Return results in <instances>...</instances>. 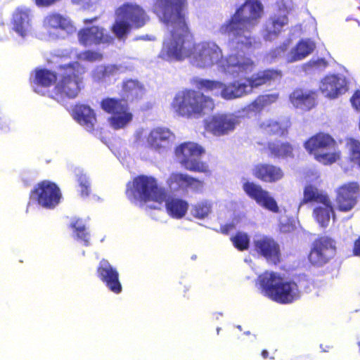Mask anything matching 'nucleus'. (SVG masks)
<instances>
[{
  "label": "nucleus",
  "mask_w": 360,
  "mask_h": 360,
  "mask_svg": "<svg viewBox=\"0 0 360 360\" xmlns=\"http://www.w3.org/2000/svg\"><path fill=\"white\" fill-rule=\"evenodd\" d=\"M192 84L200 90L212 91L226 100L241 98L250 94V88L246 84L245 78L224 84L218 81L195 77L193 79Z\"/></svg>",
  "instance_id": "nucleus-8"
},
{
  "label": "nucleus",
  "mask_w": 360,
  "mask_h": 360,
  "mask_svg": "<svg viewBox=\"0 0 360 360\" xmlns=\"http://www.w3.org/2000/svg\"><path fill=\"white\" fill-rule=\"evenodd\" d=\"M77 181L81 188V195L83 197L88 196L90 193V182L89 178L85 174H81L78 175Z\"/></svg>",
  "instance_id": "nucleus-47"
},
{
  "label": "nucleus",
  "mask_w": 360,
  "mask_h": 360,
  "mask_svg": "<svg viewBox=\"0 0 360 360\" xmlns=\"http://www.w3.org/2000/svg\"><path fill=\"white\" fill-rule=\"evenodd\" d=\"M220 330H221V328H217V334H219V333Z\"/></svg>",
  "instance_id": "nucleus-62"
},
{
  "label": "nucleus",
  "mask_w": 360,
  "mask_h": 360,
  "mask_svg": "<svg viewBox=\"0 0 360 360\" xmlns=\"http://www.w3.org/2000/svg\"><path fill=\"white\" fill-rule=\"evenodd\" d=\"M119 71L117 65L97 66L92 72V78L96 82H105L107 78L115 75Z\"/></svg>",
  "instance_id": "nucleus-38"
},
{
  "label": "nucleus",
  "mask_w": 360,
  "mask_h": 360,
  "mask_svg": "<svg viewBox=\"0 0 360 360\" xmlns=\"http://www.w3.org/2000/svg\"><path fill=\"white\" fill-rule=\"evenodd\" d=\"M319 89L324 96L335 98L347 91V80L342 75H327L321 81Z\"/></svg>",
  "instance_id": "nucleus-22"
},
{
  "label": "nucleus",
  "mask_w": 360,
  "mask_h": 360,
  "mask_svg": "<svg viewBox=\"0 0 360 360\" xmlns=\"http://www.w3.org/2000/svg\"><path fill=\"white\" fill-rule=\"evenodd\" d=\"M96 20H97V18H96H96H92V19H85V20H84V23H86H86H89V22H93L96 21Z\"/></svg>",
  "instance_id": "nucleus-58"
},
{
  "label": "nucleus",
  "mask_w": 360,
  "mask_h": 360,
  "mask_svg": "<svg viewBox=\"0 0 360 360\" xmlns=\"http://www.w3.org/2000/svg\"><path fill=\"white\" fill-rule=\"evenodd\" d=\"M205 149L193 142H186L176 148L175 153L179 163L187 170L200 173L210 172L207 164L199 160Z\"/></svg>",
  "instance_id": "nucleus-11"
},
{
  "label": "nucleus",
  "mask_w": 360,
  "mask_h": 360,
  "mask_svg": "<svg viewBox=\"0 0 360 360\" xmlns=\"http://www.w3.org/2000/svg\"><path fill=\"white\" fill-rule=\"evenodd\" d=\"M60 1L61 0H34V2L38 7L49 8Z\"/></svg>",
  "instance_id": "nucleus-53"
},
{
  "label": "nucleus",
  "mask_w": 360,
  "mask_h": 360,
  "mask_svg": "<svg viewBox=\"0 0 360 360\" xmlns=\"http://www.w3.org/2000/svg\"><path fill=\"white\" fill-rule=\"evenodd\" d=\"M269 150L273 155L277 158H292V148L289 143H269Z\"/></svg>",
  "instance_id": "nucleus-39"
},
{
  "label": "nucleus",
  "mask_w": 360,
  "mask_h": 360,
  "mask_svg": "<svg viewBox=\"0 0 360 360\" xmlns=\"http://www.w3.org/2000/svg\"><path fill=\"white\" fill-rule=\"evenodd\" d=\"M281 77L280 72L276 70H266L252 75L251 77H245L246 84L250 88V93L254 88L265 84L271 80Z\"/></svg>",
  "instance_id": "nucleus-31"
},
{
  "label": "nucleus",
  "mask_w": 360,
  "mask_h": 360,
  "mask_svg": "<svg viewBox=\"0 0 360 360\" xmlns=\"http://www.w3.org/2000/svg\"><path fill=\"white\" fill-rule=\"evenodd\" d=\"M187 174L173 172L167 179V185L172 192H186Z\"/></svg>",
  "instance_id": "nucleus-37"
},
{
  "label": "nucleus",
  "mask_w": 360,
  "mask_h": 360,
  "mask_svg": "<svg viewBox=\"0 0 360 360\" xmlns=\"http://www.w3.org/2000/svg\"><path fill=\"white\" fill-rule=\"evenodd\" d=\"M184 0H156L153 11L165 24L170 34L164 41L160 58L167 61L189 58L192 38L189 33L182 5Z\"/></svg>",
  "instance_id": "nucleus-1"
},
{
  "label": "nucleus",
  "mask_w": 360,
  "mask_h": 360,
  "mask_svg": "<svg viewBox=\"0 0 360 360\" xmlns=\"http://www.w3.org/2000/svg\"><path fill=\"white\" fill-rule=\"evenodd\" d=\"M132 120V114H111L108 122L112 128L119 129L127 126Z\"/></svg>",
  "instance_id": "nucleus-42"
},
{
  "label": "nucleus",
  "mask_w": 360,
  "mask_h": 360,
  "mask_svg": "<svg viewBox=\"0 0 360 360\" xmlns=\"http://www.w3.org/2000/svg\"><path fill=\"white\" fill-rule=\"evenodd\" d=\"M126 194L131 202H143L152 209H160L167 197L165 188L159 186L154 177L143 175L127 185Z\"/></svg>",
  "instance_id": "nucleus-4"
},
{
  "label": "nucleus",
  "mask_w": 360,
  "mask_h": 360,
  "mask_svg": "<svg viewBox=\"0 0 360 360\" xmlns=\"http://www.w3.org/2000/svg\"><path fill=\"white\" fill-rule=\"evenodd\" d=\"M334 218V210L328 194L316 189V221L323 228L327 227L330 218Z\"/></svg>",
  "instance_id": "nucleus-25"
},
{
  "label": "nucleus",
  "mask_w": 360,
  "mask_h": 360,
  "mask_svg": "<svg viewBox=\"0 0 360 360\" xmlns=\"http://www.w3.org/2000/svg\"><path fill=\"white\" fill-rule=\"evenodd\" d=\"M292 105L304 110H310L314 105V93L307 89H296L290 95Z\"/></svg>",
  "instance_id": "nucleus-29"
},
{
  "label": "nucleus",
  "mask_w": 360,
  "mask_h": 360,
  "mask_svg": "<svg viewBox=\"0 0 360 360\" xmlns=\"http://www.w3.org/2000/svg\"><path fill=\"white\" fill-rule=\"evenodd\" d=\"M354 253L356 256H360V237L354 243Z\"/></svg>",
  "instance_id": "nucleus-56"
},
{
  "label": "nucleus",
  "mask_w": 360,
  "mask_h": 360,
  "mask_svg": "<svg viewBox=\"0 0 360 360\" xmlns=\"http://www.w3.org/2000/svg\"><path fill=\"white\" fill-rule=\"evenodd\" d=\"M73 112H94V110L88 105L78 104L75 105Z\"/></svg>",
  "instance_id": "nucleus-54"
},
{
  "label": "nucleus",
  "mask_w": 360,
  "mask_h": 360,
  "mask_svg": "<svg viewBox=\"0 0 360 360\" xmlns=\"http://www.w3.org/2000/svg\"><path fill=\"white\" fill-rule=\"evenodd\" d=\"M277 99V95L268 94L259 96L250 106L252 111H262L267 106L274 103Z\"/></svg>",
  "instance_id": "nucleus-40"
},
{
  "label": "nucleus",
  "mask_w": 360,
  "mask_h": 360,
  "mask_svg": "<svg viewBox=\"0 0 360 360\" xmlns=\"http://www.w3.org/2000/svg\"><path fill=\"white\" fill-rule=\"evenodd\" d=\"M315 250V247H313L311 248V253L309 256V260L311 261V262H313V258H312V256H313V251Z\"/></svg>",
  "instance_id": "nucleus-60"
},
{
  "label": "nucleus",
  "mask_w": 360,
  "mask_h": 360,
  "mask_svg": "<svg viewBox=\"0 0 360 360\" xmlns=\"http://www.w3.org/2000/svg\"><path fill=\"white\" fill-rule=\"evenodd\" d=\"M219 67L224 74L237 77L252 72L255 63L242 52H236L223 58Z\"/></svg>",
  "instance_id": "nucleus-14"
},
{
  "label": "nucleus",
  "mask_w": 360,
  "mask_h": 360,
  "mask_svg": "<svg viewBox=\"0 0 360 360\" xmlns=\"http://www.w3.org/2000/svg\"><path fill=\"white\" fill-rule=\"evenodd\" d=\"M223 51L219 46L213 41H202L192 43L189 62L200 69H210L221 63Z\"/></svg>",
  "instance_id": "nucleus-10"
},
{
  "label": "nucleus",
  "mask_w": 360,
  "mask_h": 360,
  "mask_svg": "<svg viewBox=\"0 0 360 360\" xmlns=\"http://www.w3.org/2000/svg\"><path fill=\"white\" fill-rule=\"evenodd\" d=\"M61 79L58 81L51 96L58 102L66 98H75L80 90L81 76L85 72V68L79 63L62 67Z\"/></svg>",
  "instance_id": "nucleus-7"
},
{
  "label": "nucleus",
  "mask_w": 360,
  "mask_h": 360,
  "mask_svg": "<svg viewBox=\"0 0 360 360\" xmlns=\"http://www.w3.org/2000/svg\"><path fill=\"white\" fill-rule=\"evenodd\" d=\"M336 252V244L333 239L323 236L316 240V266L323 265L332 259Z\"/></svg>",
  "instance_id": "nucleus-27"
},
{
  "label": "nucleus",
  "mask_w": 360,
  "mask_h": 360,
  "mask_svg": "<svg viewBox=\"0 0 360 360\" xmlns=\"http://www.w3.org/2000/svg\"><path fill=\"white\" fill-rule=\"evenodd\" d=\"M56 79V75L48 70H37L35 72L34 90L38 94H43L41 87L49 86Z\"/></svg>",
  "instance_id": "nucleus-34"
},
{
  "label": "nucleus",
  "mask_w": 360,
  "mask_h": 360,
  "mask_svg": "<svg viewBox=\"0 0 360 360\" xmlns=\"http://www.w3.org/2000/svg\"><path fill=\"white\" fill-rule=\"evenodd\" d=\"M204 188V181L188 175L186 191L190 189L192 191L201 193Z\"/></svg>",
  "instance_id": "nucleus-46"
},
{
  "label": "nucleus",
  "mask_w": 360,
  "mask_h": 360,
  "mask_svg": "<svg viewBox=\"0 0 360 360\" xmlns=\"http://www.w3.org/2000/svg\"><path fill=\"white\" fill-rule=\"evenodd\" d=\"M263 12L264 6L259 0H247L221 26L219 31L228 36L231 46L238 49L250 48L257 42L252 30L259 23Z\"/></svg>",
  "instance_id": "nucleus-2"
},
{
  "label": "nucleus",
  "mask_w": 360,
  "mask_h": 360,
  "mask_svg": "<svg viewBox=\"0 0 360 360\" xmlns=\"http://www.w3.org/2000/svg\"><path fill=\"white\" fill-rule=\"evenodd\" d=\"M101 109L105 112H127V103L121 98H105L101 102Z\"/></svg>",
  "instance_id": "nucleus-35"
},
{
  "label": "nucleus",
  "mask_w": 360,
  "mask_h": 360,
  "mask_svg": "<svg viewBox=\"0 0 360 360\" xmlns=\"http://www.w3.org/2000/svg\"><path fill=\"white\" fill-rule=\"evenodd\" d=\"M282 231H289V229H284V228H282Z\"/></svg>",
  "instance_id": "nucleus-63"
},
{
  "label": "nucleus",
  "mask_w": 360,
  "mask_h": 360,
  "mask_svg": "<svg viewBox=\"0 0 360 360\" xmlns=\"http://www.w3.org/2000/svg\"><path fill=\"white\" fill-rule=\"evenodd\" d=\"M137 39H141V40H155L154 36H149V35H142L137 38Z\"/></svg>",
  "instance_id": "nucleus-57"
},
{
  "label": "nucleus",
  "mask_w": 360,
  "mask_h": 360,
  "mask_svg": "<svg viewBox=\"0 0 360 360\" xmlns=\"http://www.w3.org/2000/svg\"><path fill=\"white\" fill-rule=\"evenodd\" d=\"M304 148L309 154H314L315 150V136H311L304 143Z\"/></svg>",
  "instance_id": "nucleus-55"
},
{
  "label": "nucleus",
  "mask_w": 360,
  "mask_h": 360,
  "mask_svg": "<svg viewBox=\"0 0 360 360\" xmlns=\"http://www.w3.org/2000/svg\"><path fill=\"white\" fill-rule=\"evenodd\" d=\"M134 136L138 142L143 141L146 137L148 144L153 149L160 151L171 147L174 140V135L166 127H156L149 134L143 129H139Z\"/></svg>",
  "instance_id": "nucleus-16"
},
{
  "label": "nucleus",
  "mask_w": 360,
  "mask_h": 360,
  "mask_svg": "<svg viewBox=\"0 0 360 360\" xmlns=\"http://www.w3.org/2000/svg\"><path fill=\"white\" fill-rule=\"evenodd\" d=\"M78 59L81 60H86L89 62H94L102 59V54L98 52L86 51L80 53L77 56Z\"/></svg>",
  "instance_id": "nucleus-48"
},
{
  "label": "nucleus",
  "mask_w": 360,
  "mask_h": 360,
  "mask_svg": "<svg viewBox=\"0 0 360 360\" xmlns=\"http://www.w3.org/2000/svg\"><path fill=\"white\" fill-rule=\"evenodd\" d=\"M71 1L84 10H90L94 6L96 0H71Z\"/></svg>",
  "instance_id": "nucleus-51"
},
{
  "label": "nucleus",
  "mask_w": 360,
  "mask_h": 360,
  "mask_svg": "<svg viewBox=\"0 0 360 360\" xmlns=\"http://www.w3.org/2000/svg\"><path fill=\"white\" fill-rule=\"evenodd\" d=\"M97 273L99 278L112 292L119 294L122 292V285L119 280V273L108 261L102 259L98 266Z\"/></svg>",
  "instance_id": "nucleus-23"
},
{
  "label": "nucleus",
  "mask_w": 360,
  "mask_h": 360,
  "mask_svg": "<svg viewBox=\"0 0 360 360\" xmlns=\"http://www.w3.org/2000/svg\"><path fill=\"white\" fill-rule=\"evenodd\" d=\"M351 103L356 110L360 111V90L356 91L350 98Z\"/></svg>",
  "instance_id": "nucleus-52"
},
{
  "label": "nucleus",
  "mask_w": 360,
  "mask_h": 360,
  "mask_svg": "<svg viewBox=\"0 0 360 360\" xmlns=\"http://www.w3.org/2000/svg\"><path fill=\"white\" fill-rule=\"evenodd\" d=\"M359 186L356 182L342 185L337 190L336 201L339 210L348 212L356 204L359 194Z\"/></svg>",
  "instance_id": "nucleus-21"
},
{
  "label": "nucleus",
  "mask_w": 360,
  "mask_h": 360,
  "mask_svg": "<svg viewBox=\"0 0 360 360\" xmlns=\"http://www.w3.org/2000/svg\"><path fill=\"white\" fill-rule=\"evenodd\" d=\"M61 193L59 188L48 181L38 184L30 193V200L36 201L41 207L53 209L60 200Z\"/></svg>",
  "instance_id": "nucleus-15"
},
{
  "label": "nucleus",
  "mask_w": 360,
  "mask_h": 360,
  "mask_svg": "<svg viewBox=\"0 0 360 360\" xmlns=\"http://www.w3.org/2000/svg\"><path fill=\"white\" fill-rule=\"evenodd\" d=\"M347 146L351 153L352 160L360 165V142L350 139L347 141Z\"/></svg>",
  "instance_id": "nucleus-45"
},
{
  "label": "nucleus",
  "mask_w": 360,
  "mask_h": 360,
  "mask_svg": "<svg viewBox=\"0 0 360 360\" xmlns=\"http://www.w3.org/2000/svg\"><path fill=\"white\" fill-rule=\"evenodd\" d=\"M245 193L260 206L273 212H278V207L275 199L269 191L262 188L260 185L254 182L245 181L243 184Z\"/></svg>",
  "instance_id": "nucleus-19"
},
{
  "label": "nucleus",
  "mask_w": 360,
  "mask_h": 360,
  "mask_svg": "<svg viewBox=\"0 0 360 360\" xmlns=\"http://www.w3.org/2000/svg\"><path fill=\"white\" fill-rule=\"evenodd\" d=\"M212 211V205L208 201H202L196 204L192 209L193 217L198 219L207 217Z\"/></svg>",
  "instance_id": "nucleus-43"
},
{
  "label": "nucleus",
  "mask_w": 360,
  "mask_h": 360,
  "mask_svg": "<svg viewBox=\"0 0 360 360\" xmlns=\"http://www.w3.org/2000/svg\"><path fill=\"white\" fill-rule=\"evenodd\" d=\"M31 11L27 8L16 9L13 15V30L21 37L25 38L32 31Z\"/></svg>",
  "instance_id": "nucleus-26"
},
{
  "label": "nucleus",
  "mask_w": 360,
  "mask_h": 360,
  "mask_svg": "<svg viewBox=\"0 0 360 360\" xmlns=\"http://www.w3.org/2000/svg\"><path fill=\"white\" fill-rule=\"evenodd\" d=\"M262 293L280 304H290L300 297L297 283L278 273L266 271L258 278Z\"/></svg>",
  "instance_id": "nucleus-3"
},
{
  "label": "nucleus",
  "mask_w": 360,
  "mask_h": 360,
  "mask_svg": "<svg viewBox=\"0 0 360 360\" xmlns=\"http://www.w3.org/2000/svg\"><path fill=\"white\" fill-rule=\"evenodd\" d=\"M315 200V187L313 184L307 185L304 190V198L300 206L304 203L312 202Z\"/></svg>",
  "instance_id": "nucleus-49"
},
{
  "label": "nucleus",
  "mask_w": 360,
  "mask_h": 360,
  "mask_svg": "<svg viewBox=\"0 0 360 360\" xmlns=\"http://www.w3.org/2000/svg\"><path fill=\"white\" fill-rule=\"evenodd\" d=\"M238 123L235 114H214L205 120V128L212 135L221 136L233 131Z\"/></svg>",
  "instance_id": "nucleus-17"
},
{
  "label": "nucleus",
  "mask_w": 360,
  "mask_h": 360,
  "mask_svg": "<svg viewBox=\"0 0 360 360\" xmlns=\"http://www.w3.org/2000/svg\"><path fill=\"white\" fill-rule=\"evenodd\" d=\"M253 174L265 182H275L283 176V171L274 165H257L253 169Z\"/></svg>",
  "instance_id": "nucleus-30"
},
{
  "label": "nucleus",
  "mask_w": 360,
  "mask_h": 360,
  "mask_svg": "<svg viewBox=\"0 0 360 360\" xmlns=\"http://www.w3.org/2000/svg\"><path fill=\"white\" fill-rule=\"evenodd\" d=\"M172 105L176 112H208L214 108L212 98L191 89L177 92Z\"/></svg>",
  "instance_id": "nucleus-9"
},
{
  "label": "nucleus",
  "mask_w": 360,
  "mask_h": 360,
  "mask_svg": "<svg viewBox=\"0 0 360 360\" xmlns=\"http://www.w3.org/2000/svg\"><path fill=\"white\" fill-rule=\"evenodd\" d=\"M115 19L111 27L120 40H124L132 28H141L148 21L146 11L136 3L127 2L120 6L115 12Z\"/></svg>",
  "instance_id": "nucleus-5"
},
{
  "label": "nucleus",
  "mask_w": 360,
  "mask_h": 360,
  "mask_svg": "<svg viewBox=\"0 0 360 360\" xmlns=\"http://www.w3.org/2000/svg\"><path fill=\"white\" fill-rule=\"evenodd\" d=\"M41 27L39 37L46 41L64 39L77 31L70 17L56 11H49L44 16Z\"/></svg>",
  "instance_id": "nucleus-6"
},
{
  "label": "nucleus",
  "mask_w": 360,
  "mask_h": 360,
  "mask_svg": "<svg viewBox=\"0 0 360 360\" xmlns=\"http://www.w3.org/2000/svg\"><path fill=\"white\" fill-rule=\"evenodd\" d=\"M269 352L267 350H263L262 352V356L264 359H266L268 357Z\"/></svg>",
  "instance_id": "nucleus-59"
},
{
  "label": "nucleus",
  "mask_w": 360,
  "mask_h": 360,
  "mask_svg": "<svg viewBox=\"0 0 360 360\" xmlns=\"http://www.w3.org/2000/svg\"><path fill=\"white\" fill-rule=\"evenodd\" d=\"M290 40H286L278 47L271 51L272 58H283L288 63H295L307 58L314 51L315 44L309 39H301L295 46L288 49Z\"/></svg>",
  "instance_id": "nucleus-12"
},
{
  "label": "nucleus",
  "mask_w": 360,
  "mask_h": 360,
  "mask_svg": "<svg viewBox=\"0 0 360 360\" xmlns=\"http://www.w3.org/2000/svg\"><path fill=\"white\" fill-rule=\"evenodd\" d=\"M72 117L86 131H91L94 129L96 123L95 114H72Z\"/></svg>",
  "instance_id": "nucleus-41"
},
{
  "label": "nucleus",
  "mask_w": 360,
  "mask_h": 360,
  "mask_svg": "<svg viewBox=\"0 0 360 360\" xmlns=\"http://www.w3.org/2000/svg\"><path fill=\"white\" fill-rule=\"evenodd\" d=\"M253 244L255 250L268 262L276 264L280 262V247L273 238L266 236H257L255 237Z\"/></svg>",
  "instance_id": "nucleus-20"
},
{
  "label": "nucleus",
  "mask_w": 360,
  "mask_h": 360,
  "mask_svg": "<svg viewBox=\"0 0 360 360\" xmlns=\"http://www.w3.org/2000/svg\"><path fill=\"white\" fill-rule=\"evenodd\" d=\"M145 94V86L139 80L127 79L122 82L120 94L127 103L128 101H134L139 100L142 98Z\"/></svg>",
  "instance_id": "nucleus-28"
},
{
  "label": "nucleus",
  "mask_w": 360,
  "mask_h": 360,
  "mask_svg": "<svg viewBox=\"0 0 360 360\" xmlns=\"http://www.w3.org/2000/svg\"><path fill=\"white\" fill-rule=\"evenodd\" d=\"M167 212L175 219H181L185 216L188 208L186 200L179 198H170L165 200Z\"/></svg>",
  "instance_id": "nucleus-33"
},
{
  "label": "nucleus",
  "mask_w": 360,
  "mask_h": 360,
  "mask_svg": "<svg viewBox=\"0 0 360 360\" xmlns=\"http://www.w3.org/2000/svg\"><path fill=\"white\" fill-rule=\"evenodd\" d=\"M259 117V126L262 129L267 133L277 134L279 136L284 135L290 125L288 120L278 122L266 117V114H262Z\"/></svg>",
  "instance_id": "nucleus-32"
},
{
  "label": "nucleus",
  "mask_w": 360,
  "mask_h": 360,
  "mask_svg": "<svg viewBox=\"0 0 360 360\" xmlns=\"http://www.w3.org/2000/svg\"><path fill=\"white\" fill-rule=\"evenodd\" d=\"M78 39L80 44L84 46H91L110 43L113 41V37L109 35L103 27L93 26L79 30Z\"/></svg>",
  "instance_id": "nucleus-24"
},
{
  "label": "nucleus",
  "mask_w": 360,
  "mask_h": 360,
  "mask_svg": "<svg viewBox=\"0 0 360 360\" xmlns=\"http://www.w3.org/2000/svg\"><path fill=\"white\" fill-rule=\"evenodd\" d=\"M245 335H250V331L245 332Z\"/></svg>",
  "instance_id": "nucleus-64"
},
{
  "label": "nucleus",
  "mask_w": 360,
  "mask_h": 360,
  "mask_svg": "<svg viewBox=\"0 0 360 360\" xmlns=\"http://www.w3.org/2000/svg\"><path fill=\"white\" fill-rule=\"evenodd\" d=\"M316 161L327 165L336 162L340 153L335 146V140L328 134H316Z\"/></svg>",
  "instance_id": "nucleus-18"
},
{
  "label": "nucleus",
  "mask_w": 360,
  "mask_h": 360,
  "mask_svg": "<svg viewBox=\"0 0 360 360\" xmlns=\"http://www.w3.org/2000/svg\"><path fill=\"white\" fill-rule=\"evenodd\" d=\"M278 11L269 15L262 26L261 34L265 41L278 39L284 27L288 25V10L283 1L278 3Z\"/></svg>",
  "instance_id": "nucleus-13"
},
{
  "label": "nucleus",
  "mask_w": 360,
  "mask_h": 360,
  "mask_svg": "<svg viewBox=\"0 0 360 360\" xmlns=\"http://www.w3.org/2000/svg\"><path fill=\"white\" fill-rule=\"evenodd\" d=\"M236 328H237L238 329H239L240 330H242V327H241V326L238 325V326H236Z\"/></svg>",
  "instance_id": "nucleus-61"
},
{
  "label": "nucleus",
  "mask_w": 360,
  "mask_h": 360,
  "mask_svg": "<svg viewBox=\"0 0 360 360\" xmlns=\"http://www.w3.org/2000/svg\"><path fill=\"white\" fill-rule=\"evenodd\" d=\"M233 245L239 250H247L250 245L248 235L243 232H238L231 238Z\"/></svg>",
  "instance_id": "nucleus-44"
},
{
  "label": "nucleus",
  "mask_w": 360,
  "mask_h": 360,
  "mask_svg": "<svg viewBox=\"0 0 360 360\" xmlns=\"http://www.w3.org/2000/svg\"><path fill=\"white\" fill-rule=\"evenodd\" d=\"M324 51V53H321V54L323 55L322 58L318 57L316 58V70L317 69L323 70L328 65V62L326 58V56H329L328 52L323 49V46H319V51Z\"/></svg>",
  "instance_id": "nucleus-50"
},
{
  "label": "nucleus",
  "mask_w": 360,
  "mask_h": 360,
  "mask_svg": "<svg viewBox=\"0 0 360 360\" xmlns=\"http://www.w3.org/2000/svg\"><path fill=\"white\" fill-rule=\"evenodd\" d=\"M70 226L72 229L74 236L77 240H81L86 246L90 245V235L82 219L76 217L72 218L70 221Z\"/></svg>",
  "instance_id": "nucleus-36"
}]
</instances>
